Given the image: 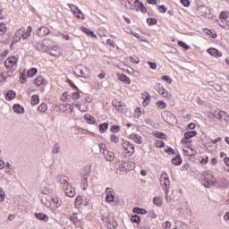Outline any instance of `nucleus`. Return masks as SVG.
Listing matches in <instances>:
<instances>
[{
	"instance_id": "obj_1",
	"label": "nucleus",
	"mask_w": 229,
	"mask_h": 229,
	"mask_svg": "<svg viewBox=\"0 0 229 229\" xmlns=\"http://www.w3.org/2000/svg\"><path fill=\"white\" fill-rule=\"evenodd\" d=\"M204 181L206 182L204 183V187L207 189H209V187H214V185H216V182H217V180H216L214 175H212L210 173L204 174Z\"/></svg>"
},
{
	"instance_id": "obj_2",
	"label": "nucleus",
	"mask_w": 229,
	"mask_h": 229,
	"mask_svg": "<svg viewBox=\"0 0 229 229\" xmlns=\"http://www.w3.org/2000/svg\"><path fill=\"white\" fill-rule=\"evenodd\" d=\"M19 62V57H16L15 55L10 56L7 58V60L4 61V66L6 69H13L14 65H17V63Z\"/></svg>"
},
{
	"instance_id": "obj_3",
	"label": "nucleus",
	"mask_w": 229,
	"mask_h": 229,
	"mask_svg": "<svg viewBox=\"0 0 229 229\" xmlns=\"http://www.w3.org/2000/svg\"><path fill=\"white\" fill-rule=\"evenodd\" d=\"M122 147L124 150H126L129 157H132V155L135 153V146H133V144H131L130 141H123L122 143Z\"/></svg>"
},
{
	"instance_id": "obj_4",
	"label": "nucleus",
	"mask_w": 229,
	"mask_h": 229,
	"mask_svg": "<svg viewBox=\"0 0 229 229\" xmlns=\"http://www.w3.org/2000/svg\"><path fill=\"white\" fill-rule=\"evenodd\" d=\"M160 184L164 185L166 192H169V189L171 188V181H169V177H167V174H163L160 177Z\"/></svg>"
},
{
	"instance_id": "obj_5",
	"label": "nucleus",
	"mask_w": 229,
	"mask_h": 229,
	"mask_svg": "<svg viewBox=\"0 0 229 229\" xmlns=\"http://www.w3.org/2000/svg\"><path fill=\"white\" fill-rule=\"evenodd\" d=\"M36 33L38 37L44 38V37H47L51 33V30L46 26H41L37 30Z\"/></svg>"
},
{
	"instance_id": "obj_6",
	"label": "nucleus",
	"mask_w": 229,
	"mask_h": 229,
	"mask_svg": "<svg viewBox=\"0 0 229 229\" xmlns=\"http://www.w3.org/2000/svg\"><path fill=\"white\" fill-rule=\"evenodd\" d=\"M106 201L107 203H114V201H115V196H114V190L112 188L107 187L106 189Z\"/></svg>"
},
{
	"instance_id": "obj_7",
	"label": "nucleus",
	"mask_w": 229,
	"mask_h": 229,
	"mask_svg": "<svg viewBox=\"0 0 229 229\" xmlns=\"http://www.w3.org/2000/svg\"><path fill=\"white\" fill-rule=\"evenodd\" d=\"M64 191H65L66 196H68L69 198H74V196H76V191H74V188L71 183H67L65 185Z\"/></svg>"
},
{
	"instance_id": "obj_8",
	"label": "nucleus",
	"mask_w": 229,
	"mask_h": 229,
	"mask_svg": "<svg viewBox=\"0 0 229 229\" xmlns=\"http://www.w3.org/2000/svg\"><path fill=\"white\" fill-rule=\"evenodd\" d=\"M134 4L136 6V10L137 12H139V9L140 11L141 12V13H148V9L146 8V6H144V3H142L141 1L140 0H135L134 1Z\"/></svg>"
},
{
	"instance_id": "obj_9",
	"label": "nucleus",
	"mask_w": 229,
	"mask_h": 229,
	"mask_svg": "<svg viewBox=\"0 0 229 229\" xmlns=\"http://www.w3.org/2000/svg\"><path fill=\"white\" fill-rule=\"evenodd\" d=\"M51 42H53L51 39H44L43 44L36 43L34 45V49H36V51H42V49H44L47 44H51Z\"/></svg>"
},
{
	"instance_id": "obj_10",
	"label": "nucleus",
	"mask_w": 229,
	"mask_h": 229,
	"mask_svg": "<svg viewBox=\"0 0 229 229\" xmlns=\"http://www.w3.org/2000/svg\"><path fill=\"white\" fill-rule=\"evenodd\" d=\"M207 53H208V55H210L211 56H215V58H221V56H223V53L214 47L208 48L207 50Z\"/></svg>"
},
{
	"instance_id": "obj_11",
	"label": "nucleus",
	"mask_w": 229,
	"mask_h": 229,
	"mask_svg": "<svg viewBox=\"0 0 229 229\" xmlns=\"http://www.w3.org/2000/svg\"><path fill=\"white\" fill-rule=\"evenodd\" d=\"M197 12L199 15L205 17V15H208L210 10L208 9V7H207V5H200L197 8Z\"/></svg>"
},
{
	"instance_id": "obj_12",
	"label": "nucleus",
	"mask_w": 229,
	"mask_h": 229,
	"mask_svg": "<svg viewBox=\"0 0 229 229\" xmlns=\"http://www.w3.org/2000/svg\"><path fill=\"white\" fill-rule=\"evenodd\" d=\"M46 47L48 49L47 53L51 56H58L60 55V50H58V47H49L47 45Z\"/></svg>"
},
{
	"instance_id": "obj_13",
	"label": "nucleus",
	"mask_w": 229,
	"mask_h": 229,
	"mask_svg": "<svg viewBox=\"0 0 229 229\" xmlns=\"http://www.w3.org/2000/svg\"><path fill=\"white\" fill-rule=\"evenodd\" d=\"M131 163H128L126 161H121L120 162V170L126 172V171H131Z\"/></svg>"
},
{
	"instance_id": "obj_14",
	"label": "nucleus",
	"mask_w": 229,
	"mask_h": 229,
	"mask_svg": "<svg viewBox=\"0 0 229 229\" xmlns=\"http://www.w3.org/2000/svg\"><path fill=\"white\" fill-rule=\"evenodd\" d=\"M70 221L78 228L81 225L80 219L78 218V213H73L72 216L69 217Z\"/></svg>"
},
{
	"instance_id": "obj_15",
	"label": "nucleus",
	"mask_w": 229,
	"mask_h": 229,
	"mask_svg": "<svg viewBox=\"0 0 229 229\" xmlns=\"http://www.w3.org/2000/svg\"><path fill=\"white\" fill-rule=\"evenodd\" d=\"M69 8L72 10L73 15H75V17H77V19H81V21H83L85 19V16L84 15H78L77 14V12L79 10L78 6L72 4H68Z\"/></svg>"
},
{
	"instance_id": "obj_16",
	"label": "nucleus",
	"mask_w": 229,
	"mask_h": 229,
	"mask_svg": "<svg viewBox=\"0 0 229 229\" xmlns=\"http://www.w3.org/2000/svg\"><path fill=\"white\" fill-rule=\"evenodd\" d=\"M118 80L119 81H123L125 85H130L131 83V80H130V77L126 76L124 73L118 74Z\"/></svg>"
},
{
	"instance_id": "obj_17",
	"label": "nucleus",
	"mask_w": 229,
	"mask_h": 229,
	"mask_svg": "<svg viewBox=\"0 0 229 229\" xmlns=\"http://www.w3.org/2000/svg\"><path fill=\"white\" fill-rule=\"evenodd\" d=\"M34 216L36 219L43 221L44 223H47V221H49V216L44 213H35Z\"/></svg>"
},
{
	"instance_id": "obj_18",
	"label": "nucleus",
	"mask_w": 229,
	"mask_h": 229,
	"mask_svg": "<svg viewBox=\"0 0 229 229\" xmlns=\"http://www.w3.org/2000/svg\"><path fill=\"white\" fill-rule=\"evenodd\" d=\"M81 30H82L83 33H86L88 37H91V38H98V35H96L94 31H92L90 29L87 27H81Z\"/></svg>"
},
{
	"instance_id": "obj_19",
	"label": "nucleus",
	"mask_w": 229,
	"mask_h": 229,
	"mask_svg": "<svg viewBox=\"0 0 229 229\" xmlns=\"http://www.w3.org/2000/svg\"><path fill=\"white\" fill-rule=\"evenodd\" d=\"M13 110L14 114H19L20 115H22V114H24V106H21V104H14L13 106Z\"/></svg>"
},
{
	"instance_id": "obj_20",
	"label": "nucleus",
	"mask_w": 229,
	"mask_h": 229,
	"mask_svg": "<svg viewBox=\"0 0 229 229\" xmlns=\"http://www.w3.org/2000/svg\"><path fill=\"white\" fill-rule=\"evenodd\" d=\"M33 83L37 87H40V85H47V81H46L42 76H39L33 81Z\"/></svg>"
},
{
	"instance_id": "obj_21",
	"label": "nucleus",
	"mask_w": 229,
	"mask_h": 229,
	"mask_svg": "<svg viewBox=\"0 0 229 229\" xmlns=\"http://www.w3.org/2000/svg\"><path fill=\"white\" fill-rule=\"evenodd\" d=\"M196 135H198V131H188L184 133V139L186 140H191V139H192V137H196Z\"/></svg>"
},
{
	"instance_id": "obj_22",
	"label": "nucleus",
	"mask_w": 229,
	"mask_h": 229,
	"mask_svg": "<svg viewBox=\"0 0 229 229\" xmlns=\"http://www.w3.org/2000/svg\"><path fill=\"white\" fill-rule=\"evenodd\" d=\"M153 135L157 139H161L162 140H165V139H167V134H165L162 131H156L153 132Z\"/></svg>"
},
{
	"instance_id": "obj_23",
	"label": "nucleus",
	"mask_w": 229,
	"mask_h": 229,
	"mask_svg": "<svg viewBox=\"0 0 229 229\" xmlns=\"http://www.w3.org/2000/svg\"><path fill=\"white\" fill-rule=\"evenodd\" d=\"M182 162H183V160L182 159V156H180V154L172 158V164H174V165H182Z\"/></svg>"
},
{
	"instance_id": "obj_24",
	"label": "nucleus",
	"mask_w": 229,
	"mask_h": 229,
	"mask_svg": "<svg viewBox=\"0 0 229 229\" xmlns=\"http://www.w3.org/2000/svg\"><path fill=\"white\" fill-rule=\"evenodd\" d=\"M132 212L133 214H140V216L148 214V210L139 207L133 208Z\"/></svg>"
},
{
	"instance_id": "obj_25",
	"label": "nucleus",
	"mask_w": 229,
	"mask_h": 229,
	"mask_svg": "<svg viewBox=\"0 0 229 229\" xmlns=\"http://www.w3.org/2000/svg\"><path fill=\"white\" fill-rule=\"evenodd\" d=\"M106 160H107V162H112L114 161V158L115 157V154H114V152L112 151H108L106 150V155H104Z\"/></svg>"
},
{
	"instance_id": "obj_26",
	"label": "nucleus",
	"mask_w": 229,
	"mask_h": 229,
	"mask_svg": "<svg viewBox=\"0 0 229 229\" xmlns=\"http://www.w3.org/2000/svg\"><path fill=\"white\" fill-rule=\"evenodd\" d=\"M15 98H17V93H15L13 89H11L6 93L7 101H12L15 99Z\"/></svg>"
},
{
	"instance_id": "obj_27",
	"label": "nucleus",
	"mask_w": 229,
	"mask_h": 229,
	"mask_svg": "<svg viewBox=\"0 0 229 229\" xmlns=\"http://www.w3.org/2000/svg\"><path fill=\"white\" fill-rule=\"evenodd\" d=\"M84 119L88 123V124H95L96 123V118H94V116H92L89 114H86L84 115Z\"/></svg>"
},
{
	"instance_id": "obj_28",
	"label": "nucleus",
	"mask_w": 229,
	"mask_h": 229,
	"mask_svg": "<svg viewBox=\"0 0 229 229\" xmlns=\"http://www.w3.org/2000/svg\"><path fill=\"white\" fill-rule=\"evenodd\" d=\"M31 31H33V28L31 26H28L27 31L21 35L23 40H27L31 37Z\"/></svg>"
},
{
	"instance_id": "obj_29",
	"label": "nucleus",
	"mask_w": 229,
	"mask_h": 229,
	"mask_svg": "<svg viewBox=\"0 0 229 229\" xmlns=\"http://www.w3.org/2000/svg\"><path fill=\"white\" fill-rule=\"evenodd\" d=\"M215 119H218V121H223V115H226V112L225 111H216L215 114H213Z\"/></svg>"
},
{
	"instance_id": "obj_30",
	"label": "nucleus",
	"mask_w": 229,
	"mask_h": 229,
	"mask_svg": "<svg viewBox=\"0 0 229 229\" xmlns=\"http://www.w3.org/2000/svg\"><path fill=\"white\" fill-rule=\"evenodd\" d=\"M81 205H83V196L79 195L75 199V207H76V208H78L81 207Z\"/></svg>"
},
{
	"instance_id": "obj_31",
	"label": "nucleus",
	"mask_w": 229,
	"mask_h": 229,
	"mask_svg": "<svg viewBox=\"0 0 229 229\" xmlns=\"http://www.w3.org/2000/svg\"><path fill=\"white\" fill-rule=\"evenodd\" d=\"M98 130L101 133H105L108 130V123H103L98 125Z\"/></svg>"
},
{
	"instance_id": "obj_32",
	"label": "nucleus",
	"mask_w": 229,
	"mask_h": 229,
	"mask_svg": "<svg viewBox=\"0 0 229 229\" xmlns=\"http://www.w3.org/2000/svg\"><path fill=\"white\" fill-rule=\"evenodd\" d=\"M37 72H38V70L37 68H30L27 72V78H33V76H35V74H37Z\"/></svg>"
},
{
	"instance_id": "obj_33",
	"label": "nucleus",
	"mask_w": 229,
	"mask_h": 229,
	"mask_svg": "<svg viewBox=\"0 0 229 229\" xmlns=\"http://www.w3.org/2000/svg\"><path fill=\"white\" fill-rule=\"evenodd\" d=\"M38 103H40V97H38V95H33L31 97V105L35 106L38 105Z\"/></svg>"
},
{
	"instance_id": "obj_34",
	"label": "nucleus",
	"mask_w": 229,
	"mask_h": 229,
	"mask_svg": "<svg viewBox=\"0 0 229 229\" xmlns=\"http://www.w3.org/2000/svg\"><path fill=\"white\" fill-rule=\"evenodd\" d=\"M121 4L123 6H125V8H127V9L133 7V5L131 4V0H122Z\"/></svg>"
},
{
	"instance_id": "obj_35",
	"label": "nucleus",
	"mask_w": 229,
	"mask_h": 229,
	"mask_svg": "<svg viewBox=\"0 0 229 229\" xmlns=\"http://www.w3.org/2000/svg\"><path fill=\"white\" fill-rule=\"evenodd\" d=\"M52 201L55 203L57 208L62 207V199H60L58 197H52Z\"/></svg>"
},
{
	"instance_id": "obj_36",
	"label": "nucleus",
	"mask_w": 229,
	"mask_h": 229,
	"mask_svg": "<svg viewBox=\"0 0 229 229\" xmlns=\"http://www.w3.org/2000/svg\"><path fill=\"white\" fill-rule=\"evenodd\" d=\"M131 221L136 225H140V216L139 215H133L131 216Z\"/></svg>"
},
{
	"instance_id": "obj_37",
	"label": "nucleus",
	"mask_w": 229,
	"mask_h": 229,
	"mask_svg": "<svg viewBox=\"0 0 229 229\" xmlns=\"http://www.w3.org/2000/svg\"><path fill=\"white\" fill-rule=\"evenodd\" d=\"M158 94H161L163 98H169V92L165 91V89H164V86H161L159 90H157Z\"/></svg>"
},
{
	"instance_id": "obj_38",
	"label": "nucleus",
	"mask_w": 229,
	"mask_h": 229,
	"mask_svg": "<svg viewBox=\"0 0 229 229\" xmlns=\"http://www.w3.org/2000/svg\"><path fill=\"white\" fill-rule=\"evenodd\" d=\"M177 44L180 47H182V49H184L185 51H189V49H191V47L187 45V43L182 40L178 41Z\"/></svg>"
},
{
	"instance_id": "obj_39",
	"label": "nucleus",
	"mask_w": 229,
	"mask_h": 229,
	"mask_svg": "<svg viewBox=\"0 0 229 229\" xmlns=\"http://www.w3.org/2000/svg\"><path fill=\"white\" fill-rule=\"evenodd\" d=\"M153 203L156 205V207H162V198L160 197H154L153 198Z\"/></svg>"
},
{
	"instance_id": "obj_40",
	"label": "nucleus",
	"mask_w": 229,
	"mask_h": 229,
	"mask_svg": "<svg viewBox=\"0 0 229 229\" xmlns=\"http://www.w3.org/2000/svg\"><path fill=\"white\" fill-rule=\"evenodd\" d=\"M158 22V21L155 18H148L147 19V24H148V26H155L157 25Z\"/></svg>"
},
{
	"instance_id": "obj_41",
	"label": "nucleus",
	"mask_w": 229,
	"mask_h": 229,
	"mask_svg": "<svg viewBox=\"0 0 229 229\" xmlns=\"http://www.w3.org/2000/svg\"><path fill=\"white\" fill-rule=\"evenodd\" d=\"M68 180H69V178H68L67 176H65V175H60V176H59V182H60V183H62L63 185H65V183H66V185H67V183H69V182H67Z\"/></svg>"
},
{
	"instance_id": "obj_42",
	"label": "nucleus",
	"mask_w": 229,
	"mask_h": 229,
	"mask_svg": "<svg viewBox=\"0 0 229 229\" xmlns=\"http://www.w3.org/2000/svg\"><path fill=\"white\" fill-rule=\"evenodd\" d=\"M157 106H158V108H161V110H164L167 107V104H165V102H164L163 100H158L157 102Z\"/></svg>"
},
{
	"instance_id": "obj_43",
	"label": "nucleus",
	"mask_w": 229,
	"mask_h": 229,
	"mask_svg": "<svg viewBox=\"0 0 229 229\" xmlns=\"http://www.w3.org/2000/svg\"><path fill=\"white\" fill-rule=\"evenodd\" d=\"M112 133H119L121 131V126L119 125H112L111 126Z\"/></svg>"
},
{
	"instance_id": "obj_44",
	"label": "nucleus",
	"mask_w": 229,
	"mask_h": 229,
	"mask_svg": "<svg viewBox=\"0 0 229 229\" xmlns=\"http://www.w3.org/2000/svg\"><path fill=\"white\" fill-rule=\"evenodd\" d=\"M38 112H46L47 110V104L42 103L38 107Z\"/></svg>"
},
{
	"instance_id": "obj_45",
	"label": "nucleus",
	"mask_w": 229,
	"mask_h": 229,
	"mask_svg": "<svg viewBox=\"0 0 229 229\" xmlns=\"http://www.w3.org/2000/svg\"><path fill=\"white\" fill-rule=\"evenodd\" d=\"M207 35H209L211 38H217V32L212 30H208Z\"/></svg>"
},
{
	"instance_id": "obj_46",
	"label": "nucleus",
	"mask_w": 229,
	"mask_h": 229,
	"mask_svg": "<svg viewBox=\"0 0 229 229\" xmlns=\"http://www.w3.org/2000/svg\"><path fill=\"white\" fill-rule=\"evenodd\" d=\"M228 15H229L228 12L223 11L220 13L219 18L222 19L223 21H226V19H228Z\"/></svg>"
},
{
	"instance_id": "obj_47",
	"label": "nucleus",
	"mask_w": 229,
	"mask_h": 229,
	"mask_svg": "<svg viewBox=\"0 0 229 229\" xmlns=\"http://www.w3.org/2000/svg\"><path fill=\"white\" fill-rule=\"evenodd\" d=\"M20 83H22L24 85V83H26V72H22L20 74Z\"/></svg>"
},
{
	"instance_id": "obj_48",
	"label": "nucleus",
	"mask_w": 229,
	"mask_h": 229,
	"mask_svg": "<svg viewBox=\"0 0 229 229\" xmlns=\"http://www.w3.org/2000/svg\"><path fill=\"white\" fill-rule=\"evenodd\" d=\"M81 92V90L79 89V91L77 90V92H73L72 94V99L76 100V99H80V98H81V95L80 94Z\"/></svg>"
},
{
	"instance_id": "obj_49",
	"label": "nucleus",
	"mask_w": 229,
	"mask_h": 229,
	"mask_svg": "<svg viewBox=\"0 0 229 229\" xmlns=\"http://www.w3.org/2000/svg\"><path fill=\"white\" fill-rule=\"evenodd\" d=\"M4 198H6V192L3 188H0V201H4Z\"/></svg>"
},
{
	"instance_id": "obj_50",
	"label": "nucleus",
	"mask_w": 229,
	"mask_h": 229,
	"mask_svg": "<svg viewBox=\"0 0 229 229\" xmlns=\"http://www.w3.org/2000/svg\"><path fill=\"white\" fill-rule=\"evenodd\" d=\"M59 151H60V145H58V143H55V144L54 145L52 153H53L54 155H56L57 153H59Z\"/></svg>"
},
{
	"instance_id": "obj_51",
	"label": "nucleus",
	"mask_w": 229,
	"mask_h": 229,
	"mask_svg": "<svg viewBox=\"0 0 229 229\" xmlns=\"http://www.w3.org/2000/svg\"><path fill=\"white\" fill-rule=\"evenodd\" d=\"M165 153H166L167 155H174V149L167 146L166 148L165 149Z\"/></svg>"
},
{
	"instance_id": "obj_52",
	"label": "nucleus",
	"mask_w": 229,
	"mask_h": 229,
	"mask_svg": "<svg viewBox=\"0 0 229 229\" xmlns=\"http://www.w3.org/2000/svg\"><path fill=\"white\" fill-rule=\"evenodd\" d=\"M67 83H68L69 86L72 87V89H73L74 90L80 91V89L78 88V86H76V85L74 84V82H72V81L68 80Z\"/></svg>"
},
{
	"instance_id": "obj_53",
	"label": "nucleus",
	"mask_w": 229,
	"mask_h": 229,
	"mask_svg": "<svg viewBox=\"0 0 229 229\" xmlns=\"http://www.w3.org/2000/svg\"><path fill=\"white\" fill-rule=\"evenodd\" d=\"M87 187H89V181L81 180V189H82V191H87Z\"/></svg>"
},
{
	"instance_id": "obj_54",
	"label": "nucleus",
	"mask_w": 229,
	"mask_h": 229,
	"mask_svg": "<svg viewBox=\"0 0 229 229\" xmlns=\"http://www.w3.org/2000/svg\"><path fill=\"white\" fill-rule=\"evenodd\" d=\"M148 217H149L150 219H157V213H155V211L150 210L148 213Z\"/></svg>"
},
{
	"instance_id": "obj_55",
	"label": "nucleus",
	"mask_w": 229,
	"mask_h": 229,
	"mask_svg": "<svg viewBox=\"0 0 229 229\" xmlns=\"http://www.w3.org/2000/svg\"><path fill=\"white\" fill-rule=\"evenodd\" d=\"M113 106H115L116 110H121L123 106V102H113Z\"/></svg>"
},
{
	"instance_id": "obj_56",
	"label": "nucleus",
	"mask_w": 229,
	"mask_h": 229,
	"mask_svg": "<svg viewBox=\"0 0 229 229\" xmlns=\"http://www.w3.org/2000/svg\"><path fill=\"white\" fill-rule=\"evenodd\" d=\"M161 80H163L164 81H167L169 84L173 83V80L167 75H163L161 77Z\"/></svg>"
},
{
	"instance_id": "obj_57",
	"label": "nucleus",
	"mask_w": 229,
	"mask_h": 229,
	"mask_svg": "<svg viewBox=\"0 0 229 229\" xmlns=\"http://www.w3.org/2000/svg\"><path fill=\"white\" fill-rule=\"evenodd\" d=\"M156 148H165V142L163 140H157L156 142Z\"/></svg>"
},
{
	"instance_id": "obj_58",
	"label": "nucleus",
	"mask_w": 229,
	"mask_h": 229,
	"mask_svg": "<svg viewBox=\"0 0 229 229\" xmlns=\"http://www.w3.org/2000/svg\"><path fill=\"white\" fill-rule=\"evenodd\" d=\"M111 142H114V144H117L119 142V137L115 136V134H112L110 137Z\"/></svg>"
},
{
	"instance_id": "obj_59",
	"label": "nucleus",
	"mask_w": 229,
	"mask_h": 229,
	"mask_svg": "<svg viewBox=\"0 0 229 229\" xmlns=\"http://www.w3.org/2000/svg\"><path fill=\"white\" fill-rule=\"evenodd\" d=\"M146 94L147 95H145L143 97V99H144L145 103L149 104L151 101V95H149V93H146Z\"/></svg>"
},
{
	"instance_id": "obj_60",
	"label": "nucleus",
	"mask_w": 229,
	"mask_h": 229,
	"mask_svg": "<svg viewBox=\"0 0 229 229\" xmlns=\"http://www.w3.org/2000/svg\"><path fill=\"white\" fill-rule=\"evenodd\" d=\"M105 148H106L105 143H100L99 144L100 153H102L103 155H106V150H105Z\"/></svg>"
},
{
	"instance_id": "obj_61",
	"label": "nucleus",
	"mask_w": 229,
	"mask_h": 229,
	"mask_svg": "<svg viewBox=\"0 0 229 229\" xmlns=\"http://www.w3.org/2000/svg\"><path fill=\"white\" fill-rule=\"evenodd\" d=\"M158 11L161 13H165V12H167V7L165 5H159L158 6Z\"/></svg>"
},
{
	"instance_id": "obj_62",
	"label": "nucleus",
	"mask_w": 229,
	"mask_h": 229,
	"mask_svg": "<svg viewBox=\"0 0 229 229\" xmlns=\"http://www.w3.org/2000/svg\"><path fill=\"white\" fill-rule=\"evenodd\" d=\"M148 64L150 69H153L154 71L157 70V63L151 62V61H148Z\"/></svg>"
},
{
	"instance_id": "obj_63",
	"label": "nucleus",
	"mask_w": 229,
	"mask_h": 229,
	"mask_svg": "<svg viewBox=\"0 0 229 229\" xmlns=\"http://www.w3.org/2000/svg\"><path fill=\"white\" fill-rule=\"evenodd\" d=\"M5 30H6V27L4 26V23H0V37L1 35H4Z\"/></svg>"
},
{
	"instance_id": "obj_64",
	"label": "nucleus",
	"mask_w": 229,
	"mask_h": 229,
	"mask_svg": "<svg viewBox=\"0 0 229 229\" xmlns=\"http://www.w3.org/2000/svg\"><path fill=\"white\" fill-rule=\"evenodd\" d=\"M130 62H131V64H140V59H139V57H130Z\"/></svg>"
}]
</instances>
